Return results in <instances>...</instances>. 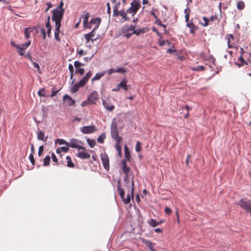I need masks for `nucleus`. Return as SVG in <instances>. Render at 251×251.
<instances>
[{"mask_svg": "<svg viewBox=\"0 0 251 251\" xmlns=\"http://www.w3.org/2000/svg\"><path fill=\"white\" fill-rule=\"evenodd\" d=\"M92 75L91 71H89L76 84L74 85L72 87L71 91L72 93H75L78 90L80 87H83L88 82Z\"/></svg>", "mask_w": 251, "mask_h": 251, "instance_id": "nucleus-1", "label": "nucleus"}, {"mask_svg": "<svg viewBox=\"0 0 251 251\" xmlns=\"http://www.w3.org/2000/svg\"><path fill=\"white\" fill-rule=\"evenodd\" d=\"M132 31L131 33H127L126 35L127 38H129L133 34L139 35L141 33H144L146 31L144 28L135 29L133 25H126V32Z\"/></svg>", "mask_w": 251, "mask_h": 251, "instance_id": "nucleus-2", "label": "nucleus"}, {"mask_svg": "<svg viewBox=\"0 0 251 251\" xmlns=\"http://www.w3.org/2000/svg\"><path fill=\"white\" fill-rule=\"evenodd\" d=\"M52 20L55 22V26H61V22L65 12L54 9L52 10Z\"/></svg>", "mask_w": 251, "mask_h": 251, "instance_id": "nucleus-3", "label": "nucleus"}, {"mask_svg": "<svg viewBox=\"0 0 251 251\" xmlns=\"http://www.w3.org/2000/svg\"><path fill=\"white\" fill-rule=\"evenodd\" d=\"M130 5V7L127 9L126 13L132 14L134 16L141 7L140 0H132Z\"/></svg>", "mask_w": 251, "mask_h": 251, "instance_id": "nucleus-4", "label": "nucleus"}, {"mask_svg": "<svg viewBox=\"0 0 251 251\" xmlns=\"http://www.w3.org/2000/svg\"><path fill=\"white\" fill-rule=\"evenodd\" d=\"M238 205L245 211L251 212V200L246 198H243L239 201Z\"/></svg>", "mask_w": 251, "mask_h": 251, "instance_id": "nucleus-5", "label": "nucleus"}, {"mask_svg": "<svg viewBox=\"0 0 251 251\" xmlns=\"http://www.w3.org/2000/svg\"><path fill=\"white\" fill-rule=\"evenodd\" d=\"M82 142L77 139H74L71 140L70 142L67 144V146L72 148H75L79 150H85L86 148L81 146Z\"/></svg>", "mask_w": 251, "mask_h": 251, "instance_id": "nucleus-6", "label": "nucleus"}, {"mask_svg": "<svg viewBox=\"0 0 251 251\" xmlns=\"http://www.w3.org/2000/svg\"><path fill=\"white\" fill-rule=\"evenodd\" d=\"M99 99V94L97 91L93 92L87 99L88 104L93 105Z\"/></svg>", "mask_w": 251, "mask_h": 251, "instance_id": "nucleus-7", "label": "nucleus"}, {"mask_svg": "<svg viewBox=\"0 0 251 251\" xmlns=\"http://www.w3.org/2000/svg\"><path fill=\"white\" fill-rule=\"evenodd\" d=\"M111 134L112 137L119 135V132L117 128V123L115 118L112 120L111 125Z\"/></svg>", "mask_w": 251, "mask_h": 251, "instance_id": "nucleus-8", "label": "nucleus"}, {"mask_svg": "<svg viewBox=\"0 0 251 251\" xmlns=\"http://www.w3.org/2000/svg\"><path fill=\"white\" fill-rule=\"evenodd\" d=\"M97 131L94 125L83 126L81 128V131L84 134H91Z\"/></svg>", "mask_w": 251, "mask_h": 251, "instance_id": "nucleus-9", "label": "nucleus"}, {"mask_svg": "<svg viewBox=\"0 0 251 251\" xmlns=\"http://www.w3.org/2000/svg\"><path fill=\"white\" fill-rule=\"evenodd\" d=\"M122 164V169L123 172V173L126 175V176L124 178V180L125 182H126V183H127L128 180V174L129 173L130 168L127 167L126 165V163L125 160H122L121 162Z\"/></svg>", "mask_w": 251, "mask_h": 251, "instance_id": "nucleus-10", "label": "nucleus"}, {"mask_svg": "<svg viewBox=\"0 0 251 251\" xmlns=\"http://www.w3.org/2000/svg\"><path fill=\"white\" fill-rule=\"evenodd\" d=\"M102 103L104 108L109 111H112L115 108V106L109 99L102 100Z\"/></svg>", "mask_w": 251, "mask_h": 251, "instance_id": "nucleus-11", "label": "nucleus"}, {"mask_svg": "<svg viewBox=\"0 0 251 251\" xmlns=\"http://www.w3.org/2000/svg\"><path fill=\"white\" fill-rule=\"evenodd\" d=\"M100 158L104 168L108 170L109 169V158L106 154H101Z\"/></svg>", "mask_w": 251, "mask_h": 251, "instance_id": "nucleus-12", "label": "nucleus"}, {"mask_svg": "<svg viewBox=\"0 0 251 251\" xmlns=\"http://www.w3.org/2000/svg\"><path fill=\"white\" fill-rule=\"evenodd\" d=\"M115 12H116V14L113 15V16L116 17L121 16L122 17L123 22L126 21H128L129 20V18L126 15V12H125V11L124 9H122L120 11L115 10Z\"/></svg>", "mask_w": 251, "mask_h": 251, "instance_id": "nucleus-13", "label": "nucleus"}, {"mask_svg": "<svg viewBox=\"0 0 251 251\" xmlns=\"http://www.w3.org/2000/svg\"><path fill=\"white\" fill-rule=\"evenodd\" d=\"M90 13L86 11H83V15L81 17L83 18V24L84 28H91L90 26H88V21L90 17Z\"/></svg>", "mask_w": 251, "mask_h": 251, "instance_id": "nucleus-14", "label": "nucleus"}, {"mask_svg": "<svg viewBox=\"0 0 251 251\" xmlns=\"http://www.w3.org/2000/svg\"><path fill=\"white\" fill-rule=\"evenodd\" d=\"M63 99L68 106L73 105L75 103V100L68 95H64Z\"/></svg>", "mask_w": 251, "mask_h": 251, "instance_id": "nucleus-15", "label": "nucleus"}, {"mask_svg": "<svg viewBox=\"0 0 251 251\" xmlns=\"http://www.w3.org/2000/svg\"><path fill=\"white\" fill-rule=\"evenodd\" d=\"M37 137L39 140L46 142L48 139V136L45 137V133L42 130H39L37 132Z\"/></svg>", "mask_w": 251, "mask_h": 251, "instance_id": "nucleus-16", "label": "nucleus"}, {"mask_svg": "<svg viewBox=\"0 0 251 251\" xmlns=\"http://www.w3.org/2000/svg\"><path fill=\"white\" fill-rule=\"evenodd\" d=\"M187 26L190 28V32L192 34H194L196 31L198 29V27L195 25L192 22L188 23Z\"/></svg>", "mask_w": 251, "mask_h": 251, "instance_id": "nucleus-17", "label": "nucleus"}, {"mask_svg": "<svg viewBox=\"0 0 251 251\" xmlns=\"http://www.w3.org/2000/svg\"><path fill=\"white\" fill-rule=\"evenodd\" d=\"M117 192L122 199L125 197V193L124 189L121 188V182L119 180L118 181Z\"/></svg>", "mask_w": 251, "mask_h": 251, "instance_id": "nucleus-18", "label": "nucleus"}, {"mask_svg": "<svg viewBox=\"0 0 251 251\" xmlns=\"http://www.w3.org/2000/svg\"><path fill=\"white\" fill-rule=\"evenodd\" d=\"M143 242L151 251H156L154 247V243H152L150 241L145 240H143Z\"/></svg>", "mask_w": 251, "mask_h": 251, "instance_id": "nucleus-19", "label": "nucleus"}, {"mask_svg": "<svg viewBox=\"0 0 251 251\" xmlns=\"http://www.w3.org/2000/svg\"><path fill=\"white\" fill-rule=\"evenodd\" d=\"M77 156L82 159H88L90 157V155L86 152L80 151L77 154Z\"/></svg>", "mask_w": 251, "mask_h": 251, "instance_id": "nucleus-20", "label": "nucleus"}, {"mask_svg": "<svg viewBox=\"0 0 251 251\" xmlns=\"http://www.w3.org/2000/svg\"><path fill=\"white\" fill-rule=\"evenodd\" d=\"M100 22L101 19L100 18H93L90 21L91 24L96 25V26L94 27V30H96L99 27Z\"/></svg>", "mask_w": 251, "mask_h": 251, "instance_id": "nucleus-21", "label": "nucleus"}, {"mask_svg": "<svg viewBox=\"0 0 251 251\" xmlns=\"http://www.w3.org/2000/svg\"><path fill=\"white\" fill-rule=\"evenodd\" d=\"M55 27L54 38L57 42H60L61 39L59 37V32L61 26H55Z\"/></svg>", "mask_w": 251, "mask_h": 251, "instance_id": "nucleus-22", "label": "nucleus"}, {"mask_svg": "<svg viewBox=\"0 0 251 251\" xmlns=\"http://www.w3.org/2000/svg\"><path fill=\"white\" fill-rule=\"evenodd\" d=\"M105 74V71L96 74L95 76L91 79L92 82H94L95 81L99 80L101 77L104 76Z\"/></svg>", "mask_w": 251, "mask_h": 251, "instance_id": "nucleus-23", "label": "nucleus"}, {"mask_svg": "<svg viewBox=\"0 0 251 251\" xmlns=\"http://www.w3.org/2000/svg\"><path fill=\"white\" fill-rule=\"evenodd\" d=\"M184 111H186V113H185L184 117L185 118H187L189 116V106H188V105H186L184 107L182 106L179 109V111H180V113H182Z\"/></svg>", "mask_w": 251, "mask_h": 251, "instance_id": "nucleus-24", "label": "nucleus"}, {"mask_svg": "<svg viewBox=\"0 0 251 251\" xmlns=\"http://www.w3.org/2000/svg\"><path fill=\"white\" fill-rule=\"evenodd\" d=\"M119 87L121 88H123L125 91L127 90V81L126 79H123L119 84H118Z\"/></svg>", "mask_w": 251, "mask_h": 251, "instance_id": "nucleus-25", "label": "nucleus"}, {"mask_svg": "<svg viewBox=\"0 0 251 251\" xmlns=\"http://www.w3.org/2000/svg\"><path fill=\"white\" fill-rule=\"evenodd\" d=\"M237 62H236V65L239 67L243 66L244 64H247V62L244 60L243 57L240 56Z\"/></svg>", "mask_w": 251, "mask_h": 251, "instance_id": "nucleus-26", "label": "nucleus"}, {"mask_svg": "<svg viewBox=\"0 0 251 251\" xmlns=\"http://www.w3.org/2000/svg\"><path fill=\"white\" fill-rule=\"evenodd\" d=\"M31 44V41H28L27 42L21 45H19L20 48H18V50H25L26 49V48L29 46Z\"/></svg>", "mask_w": 251, "mask_h": 251, "instance_id": "nucleus-27", "label": "nucleus"}, {"mask_svg": "<svg viewBox=\"0 0 251 251\" xmlns=\"http://www.w3.org/2000/svg\"><path fill=\"white\" fill-rule=\"evenodd\" d=\"M148 223L152 227H155L161 224V222H158L155 219H151L150 221H148Z\"/></svg>", "mask_w": 251, "mask_h": 251, "instance_id": "nucleus-28", "label": "nucleus"}, {"mask_svg": "<svg viewBox=\"0 0 251 251\" xmlns=\"http://www.w3.org/2000/svg\"><path fill=\"white\" fill-rule=\"evenodd\" d=\"M226 39L228 40L227 41V45L228 48H232L233 47V46L230 44V40L233 39L234 37L232 34H228L226 36Z\"/></svg>", "mask_w": 251, "mask_h": 251, "instance_id": "nucleus-29", "label": "nucleus"}, {"mask_svg": "<svg viewBox=\"0 0 251 251\" xmlns=\"http://www.w3.org/2000/svg\"><path fill=\"white\" fill-rule=\"evenodd\" d=\"M67 166L70 168H74L75 167L74 164L71 160V158L69 156H66Z\"/></svg>", "mask_w": 251, "mask_h": 251, "instance_id": "nucleus-30", "label": "nucleus"}, {"mask_svg": "<svg viewBox=\"0 0 251 251\" xmlns=\"http://www.w3.org/2000/svg\"><path fill=\"white\" fill-rule=\"evenodd\" d=\"M32 31V30L31 29V28H25V38L26 39H28L30 35V33Z\"/></svg>", "mask_w": 251, "mask_h": 251, "instance_id": "nucleus-31", "label": "nucleus"}, {"mask_svg": "<svg viewBox=\"0 0 251 251\" xmlns=\"http://www.w3.org/2000/svg\"><path fill=\"white\" fill-rule=\"evenodd\" d=\"M125 149V157L127 159L129 160L130 157V152L128 149V148L126 145H125L124 147Z\"/></svg>", "mask_w": 251, "mask_h": 251, "instance_id": "nucleus-32", "label": "nucleus"}, {"mask_svg": "<svg viewBox=\"0 0 251 251\" xmlns=\"http://www.w3.org/2000/svg\"><path fill=\"white\" fill-rule=\"evenodd\" d=\"M85 39L86 40V43L87 44L90 41H92L93 43L94 41L96 40V39H93L92 38L88 33L84 35Z\"/></svg>", "mask_w": 251, "mask_h": 251, "instance_id": "nucleus-33", "label": "nucleus"}, {"mask_svg": "<svg viewBox=\"0 0 251 251\" xmlns=\"http://www.w3.org/2000/svg\"><path fill=\"white\" fill-rule=\"evenodd\" d=\"M50 157L49 155H47L44 159V165L45 166H47L50 164Z\"/></svg>", "mask_w": 251, "mask_h": 251, "instance_id": "nucleus-34", "label": "nucleus"}, {"mask_svg": "<svg viewBox=\"0 0 251 251\" xmlns=\"http://www.w3.org/2000/svg\"><path fill=\"white\" fill-rule=\"evenodd\" d=\"M87 142L91 148H93L96 144V142L94 140L88 139Z\"/></svg>", "mask_w": 251, "mask_h": 251, "instance_id": "nucleus-35", "label": "nucleus"}, {"mask_svg": "<svg viewBox=\"0 0 251 251\" xmlns=\"http://www.w3.org/2000/svg\"><path fill=\"white\" fill-rule=\"evenodd\" d=\"M202 20L204 21V23H201V25H202L203 26H207L209 25V19L205 17H203Z\"/></svg>", "mask_w": 251, "mask_h": 251, "instance_id": "nucleus-36", "label": "nucleus"}, {"mask_svg": "<svg viewBox=\"0 0 251 251\" xmlns=\"http://www.w3.org/2000/svg\"><path fill=\"white\" fill-rule=\"evenodd\" d=\"M237 7L238 9L240 10H242L244 8L245 4L243 1H240L237 3Z\"/></svg>", "mask_w": 251, "mask_h": 251, "instance_id": "nucleus-37", "label": "nucleus"}, {"mask_svg": "<svg viewBox=\"0 0 251 251\" xmlns=\"http://www.w3.org/2000/svg\"><path fill=\"white\" fill-rule=\"evenodd\" d=\"M120 1H118V2H116L115 5L114 6V7H113V15H116V12H115V10L116 11H119L118 10V9L120 7Z\"/></svg>", "mask_w": 251, "mask_h": 251, "instance_id": "nucleus-38", "label": "nucleus"}, {"mask_svg": "<svg viewBox=\"0 0 251 251\" xmlns=\"http://www.w3.org/2000/svg\"><path fill=\"white\" fill-rule=\"evenodd\" d=\"M63 5H64V3H63V1H61L60 2V3H59V4L58 5V6L57 7V8H55V9L65 12V10L63 8Z\"/></svg>", "mask_w": 251, "mask_h": 251, "instance_id": "nucleus-39", "label": "nucleus"}, {"mask_svg": "<svg viewBox=\"0 0 251 251\" xmlns=\"http://www.w3.org/2000/svg\"><path fill=\"white\" fill-rule=\"evenodd\" d=\"M116 73L124 74L126 72V70L124 68H118L115 70Z\"/></svg>", "mask_w": 251, "mask_h": 251, "instance_id": "nucleus-40", "label": "nucleus"}, {"mask_svg": "<svg viewBox=\"0 0 251 251\" xmlns=\"http://www.w3.org/2000/svg\"><path fill=\"white\" fill-rule=\"evenodd\" d=\"M167 42L168 45H169V44H170V42L168 40H159L158 42V44H159V45L160 46H163L165 43Z\"/></svg>", "mask_w": 251, "mask_h": 251, "instance_id": "nucleus-41", "label": "nucleus"}, {"mask_svg": "<svg viewBox=\"0 0 251 251\" xmlns=\"http://www.w3.org/2000/svg\"><path fill=\"white\" fill-rule=\"evenodd\" d=\"M185 12L186 13L185 18L186 20V22L188 23V21L189 20V13H190V9H186L185 10Z\"/></svg>", "mask_w": 251, "mask_h": 251, "instance_id": "nucleus-42", "label": "nucleus"}, {"mask_svg": "<svg viewBox=\"0 0 251 251\" xmlns=\"http://www.w3.org/2000/svg\"><path fill=\"white\" fill-rule=\"evenodd\" d=\"M209 20V22H214L216 21H218V22L219 21L218 20V17L217 15L211 16Z\"/></svg>", "mask_w": 251, "mask_h": 251, "instance_id": "nucleus-43", "label": "nucleus"}, {"mask_svg": "<svg viewBox=\"0 0 251 251\" xmlns=\"http://www.w3.org/2000/svg\"><path fill=\"white\" fill-rule=\"evenodd\" d=\"M141 143L139 141L137 142L136 147H135V150L137 152H139L141 151Z\"/></svg>", "mask_w": 251, "mask_h": 251, "instance_id": "nucleus-44", "label": "nucleus"}, {"mask_svg": "<svg viewBox=\"0 0 251 251\" xmlns=\"http://www.w3.org/2000/svg\"><path fill=\"white\" fill-rule=\"evenodd\" d=\"M50 16L48 15L47 16V22L46 23V26L47 28H51V26L50 24Z\"/></svg>", "mask_w": 251, "mask_h": 251, "instance_id": "nucleus-45", "label": "nucleus"}, {"mask_svg": "<svg viewBox=\"0 0 251 251\" xmlns=\"http://www.w3.org/2000/svg\"><path fill=\"white\" fill-rule=\"evenodd\" d=\"M105 138V134H102L101 136H100V137H99V138L97 139V141L99 143H103L104 142V139Z\"/></svg>", "mask_w": 251, "mask_h": 251, "instance_id": "nucleus-46", "label": "nucleus"}, {"mask_svg": "<svg viewBox=\"0 0 251 251\" xmlns=\"http://www.w3.org/2000/svg\"><path fill=\"white\" fill-rule=\"evenodd\" d=\"M122 200L124 201L125 203H126V204L129 203L130 201V198L129 195L128 194L127 195L126 199H125V197H124L123 199H122Z\"/></svg>", "mask_w": 251, "mask_h": 251, "instance_id": "nucleus-47", "label": "nucleus"}, {"mask_svg": "<svg viewBox=\"0 0 251 251\" xmlns=\"http://www.w3.org/2000/svg\"><path fill=\"white\" fill-rule=\"evenodd\" d=\"M112 138L114 139L116 141V144H119L122 141V138L121 137L119 136V135H118L117 136H115Z\"/></svg>", "mask_w": 251, "mask_h": 251, "instance_id": "nucleus-48", "label": "nucleus"}, {"mask_svg": "<svg viewBox=\"0 0 251 251\" xmlns=\"http://www.w3.org/2000/svg\"><path fill=\"white\" fill-rule=\"evenodd\" d=\"M45 89L42 88L38 91V94L40 97H45V94L44 93Z\"/></svg>", "mask_w": 251, "mask_h": 251, "instance_id": "nucleus-49", "label": "nucleus"}, {"mask_svg": "<svg viewBox=\"0 0 251 251\" xmlns=\"http://www.w3.org/2000/svg\"><path fill=\"white\" fill-rule=\"evenodd\" d=\"M204 70V67L203 66H198L196 68H193V70L197 71H202Z\"/></svg>", "mask_w": 251, "mask_h": 251, "instance_id": "nucleus-50", "label": "nucleus"}, {"mask_svg": "<svg viewBox=\"0 0 251 251\" xmlns=\"http://www.w3.org/2000/svg\"><path fill=\"white\" fill-rule=\"evenodd\" d=\"M32 62V64H33L34 67L35 68H36V69H37L38 72L39 73L41 74V70L40 69V66H39V64L38 63H37L36 62H33V61Z\"/></svg>", "mask_w": 251, "mask_h": 251, "instance_id": "nucleus-51", "label": "nucleus"}, {"mask_svg": "<svg viewBox=\"0 0 251 251\" xmlns=\"http://www.w3.org/2000/svg\"><path fill=\"white\" fill-rule=\"evenodd\" d=\"M84 65L79 61H76L74 62V66L77 69H78L81 66H84Z\"/></svg>", "mask_w": 251, "mask_h": 251, "instance_id": "nucleus-52", "label": "nucleus"}, {"mask_svg": "<svg viewBox=\"0 0 251 251\" xmlns=\"http://www.w3.org/2000/svg\"><path fill=\"white\" fill-rule=\"evenodd\" d=\"M84 69L83 68H78L76 70V72L80 75H82L84 73Z\"/></svg>", "mask_w": 251, "mask_h": 251, "instance_id": "nucleus-53", "label": "nucleus"}, {"mask_svg": "<svg viewBox=\"0 0 251 251\" xmlns=\"http://www.w3.org/2000/svg\"><path fill=\"white\" fill-rule=\"evenodd\" d=\"M43 151H44V146H40L39 148V150H38V155L39 156H41L42 155V154L43 153Z\"/></svg>", "mask_w": 251, "mask_h": 251, "instance_id": "nucleus-54", "label": "nucleus"}, {"mask_svg": "<svg viewBox=\"0 0 251 251\" xmlns=\"http://www.w3.org/2000/svg\"><path fill=\"white\" fill-rule=\"evenodd\" d=\"M29 159L30 160V162L31 163V164L32 165H34L35 164V160L34 159V157H33V154L32 153H31L29 156Z\"/></svg>", "mask_w": 251, "mask_h": 251, "instance_id": "nucleus-55", "label": "nucleus"}, {"mask_svg": "<svg viewBox=\"0 0 251 251\" xmlns=\"http://www.w3.org/2000/svg\"><path fill=\"white\" fill-rule=\"evenodd\" d=\"M57 141L60 145H66L67 146V144H68L65 140L62 139H58Z\"/></svg>", "mask_w": 251, "mask_h": 251, "instance_id": "nucleus-56", "label": "nucleus"}, {"mask_svg": "<svg viewBox=\"0 0 251 251\" xmlns=\"http://www.w3.org/2000/svg\"><path fill=\"white\" fill-rule=\"evenodd\" d=\"M51 158L54 162L58 163V159L54 153H51Z\"/></svg>", "mask_w": 251, "mask_h": 251, "instance_id": "nucleus-57", "label": "nucleus"}, {"mask_svg": "<svg viewBox=\"0 0 251 251\" xmlns=\"http://www.w3.org/2000/svg\"><path fill=\"white\" fill-rule=\"evenodd\" d=\"M115 148L118 151L120 155L121 154V147L120 146V144H116L115 145Z\"/></svg>", "mask_w": 251, "mask_h": 251, "instance_id": "nucleus-58", "label": "nucleus"}, {"mask_svg": "<svg viewBox=\"0 0 251 251\" xmlns=\"http://www.w3.org/2000/svg\"><path fill=\"white\" fill-rule=\"evenodd\" d=\"M41 33L43 36V39H45L46 37V32L44 28H43L41 29Z\"/></svg>", "mask_w": 251, "mask_h": 251, "instance_id": "nucleus-59", "label": "nucleus"}, {"mask_svg": "<svg viewBox=\"0 0 251 251\" xmlns=\"http://www.w3.org/2000/svg\"><path fill=\"white\" fill-rule=\"evenodd\" d=\"M60 149L62 152H67L69 148L68 147H62L60 148Z\"/></svg>", "mask_w": 251, "mask_h": 251, "instance_id": "nucleus-60", "label": "nucleus"}, {"mask_svg": "<svg viewBox=\"0 0 251 251\" xmlns=\"http://www.w3.org/2000/svg\"><path fill=\"white\" fill-rule=\"evenodd\" d=\"M105 72H106V73H107L109 75L112 74L114 73H116L115 69H109Z\"/></svg>", "mask_w": 251, "mask_h": 251, "instance_id": "nucleus-61", "label": "nucleus"}, {"mask_svg": "<svg viewBox=\"0 0 251 251\" xmlns=\"http://www.w3.org/2000/svg\"><path fill=\"white\" fill-rule=\"evenodd\" d=\"M165 212L167 214L169 215L172 213V210L171 208L167 207L165 208Z\"/></svg>", "mask_w": 251, "mask_h": 251, "instance_id": "nucleus-62", "label": "nucleus"}, {"mask_svg": "<svg viewBox=\"0 0 251 251\" xmlns=\"http://www.w3.org/2000/svg\"><path fill=\"white\" fill-rule=\"evenodd\" d=\"M58 91L59 90H54V88H53L52 89V92L51 93V95H50V97H53L55 96L56 95L57 93L58 92Z\"/></svg>", "mask_w": 251, "mask_h": 251, "instance_id": "nucleus-63", "label": "nucleus"}, {"mask_svg": "<svg viewBox=\"0 0 251 251\" xmlns=\"http://www.w3.org/2000/svg\"><path fill=\"white\" fill-rule=\"evenodd\" d=\"M25 57L27 58L31 62H32V58L30 55V53L28 52L25 55Z\"/></svg>", "mask_w": 251, "mask_h": 251, "instance_id": "nucleus-64", "label": "nucleus"}]
</instances>
